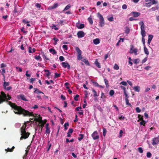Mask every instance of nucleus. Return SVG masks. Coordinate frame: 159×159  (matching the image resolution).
<instances>
[{
	"mask_svg": "<svg viewBox=\"0 0 159 159\" xmlns=\"http://www.w3.org/2000/svg\"><path fill=\"white\" fill-rule=\"evenodd\" d=\"M1 95H0V104L3 102L6 101L8 102V104L11 106V107L14 109V112L16 114L18 115L23 114L24 116H31L34 117V114L28 111H26L22 109L21 107H19L16 105L14 103H13L8 100L11 98V97L8 95H7L3 92H1Z\"/></svg>",
	"mask_w": 159,
	"mask_h": 159,
	"instance_id": "nucleus-1",
	"label": "nucleus"
},
{
	"mask_svg": "<svg viewBox=\"0 0 159 159\" xmlns=\"http://www.w3.org/2000/svg\"><path fill=\"white\" fill-rule=\"evenodd\" d=\"M29 123V122L27 121V122L25 123L24 125L21 128L20 131L21 137L20 139V140L27 139L30 135V133H29L28 132H26V126L27 125V124Z\"/></svg>",
	"mask_w": 159,
	"mask_h": 159,
	"instance_id": "nucleus-2",
	"label": "nucleus"
},
{
	"mask_svg": "<svg viewBox=\"0 0 159 159\" xmlns=\"http://www.w3.org/2000/svg\"><path fill=\"white\" fill-rule=\"evenodd\" d=\"M97 16L100 20V26L102 27L104 25V20L103 16L99 12L97 13Z\"/></svg>",
	"mask_w": 159,
	"mask_h": 159,
	"instance_id": "nucleus-3",
	"label": "nucleus"
},
{
	"mask_svg": "<svg viewBox=\"0 0 159 159\" xmlns=\"http://www.w3.org/2000/svg\"><path fill=\"white\" fill-rule=\"evenodd\" d=\"M75 49L77 52V59L78 60H81L83 59L81 55L82 51L78 47H76Z\"/></svg>",
	"mask_w": 159,
	"mask_h": 159,
	"instance_id": "nucleus-4",
	"label": "nucleus"
},
{
	"mask_svg": "<svg viewBox=\"0 0 159 159\" xmlns=\"http://www.w3.org/2000/svg\"><path fill=\"white\" fill-rule=\"evenodd\" d=\"M138 50L137 48H134L133 45H130V53L131 54L134 53L135 55H137L138 54L137 52Z\"/></svg>",
	"mask_w": 159,
	"mask_h": 159,
	"instance_id": "nucleus-5",
	"label": "nucleus"
},
{
	"mask_svg": "<svg viewBox=\"0 0 159 159\" xmlns=\"http://www.w3.org/2000/svg\"><path fill=\"white\" fill-rule=\"evenodd\" d=\"M152 144L153 146L156 145L157 144L159 143V137L158 136L157 137L154 138L152 139Z\"/></svg>",
	"mask_w": 159,
	"mask_h": 159,
	"instance_id": "nucleus-6",
	"label": "nucleus"
},
{
	"mask_svg": "<svg viewBox=\"0 0 159 159\" xmlns=\"http://www.w3.org/2000/svg\"><path fill=\"white\" fill-rule=\"evenodd\" d=\"M92 136L94 140H96L99 138V136L98 135L97 131H94L92 134Z\"/></svg>",
	"mask_w": 159,
	"mask_h": 159,
	"instance_id": "nucleus-7",
	"label": "nucleus"
},
{
	"mask_svg": "<svg viewBox=\"0 0 159 159\" xmlns=\"http://www.w3.org/2000/svg\"><path fill=\"white\" fill-rule=\"evenodd\" d=\"M85 34L82 31H79L78 32L77 35L78 38H81L84 36Z\"/></svg>",
	"mask_w": 159,
	"mask_h": 159,
	"instance_id": "nucleus-8",
	"label": "nucleus"
},
{
	"mask_svg": "<svg viewBox=\"0 0 159 159\" xmlns=\"http://www.w3.org/2000/svg\"><path fill=\"white\" fill-rule=\"evenodd\" d=\"M61 64L62 66L64 68H67L68 69H70V65L68 63L63 62Z\"/></svg>",
	"mask_w": 159,
	"mask_h": 159,
	"instance_id": "nucleus-9",
	"label": "nucleus"
},
{
	"mask_svg": "<svg viewBox=\"0 0 159 159\" xmlns=\"http://www.w3.org/2000/svg\"><path fill=\"white\" fill-rule=\"evenodd\" d=\"M76 26L78 29H81L84 28V24H80L79 22L77 23L75 25Z\"/></svg>",
	"mask_w": 159,
	"mask_h": 159,
	"instance_id": "nucleus-10",
	"label": "nucleus"
},
{
	"mask_svg": "<svg viewBox=\"0 0 159 159\" xmlns=\"http://www.w3.org/2000/svg\"><path fill=\"white\" fill-rule=\"evenodd\" d=\"M36 116H37L35 117L36 118H34V120H36L39 122L43 120H42V117L40 115H39L38 116L36 115Z\"/></svg>",
	"mask_w": 159,
	"mask_h": 159,
	"instance_id": "nucleus-11",
	"label": "nucleus"
},
{
	"mask_svg": "<svg viewBox=\"0 0 159 159\" xmlns=\"http://www.w3.org/2000/svg\"><path fill=\"white\" fill-rule=\"evenodd\" d=\"M46 122H47V120H43L41 121L40 122H39V123L40 124H41V125L39 124V125L40 126H40H41L42 128L44 126V125L46 123ZM42 128H41V131H42Z\"/></svg>",
	"mask_w": 159,
	"mask_h": 159,
	"instance_id": "nucleus-12",
	"label": "nucleus"
},
{
	"mask_svg": "<svg viewBox=\"0 0 159 159\" xmlns=\"http://www.w3.org/2000/svg\"><path fill=\"white\" fill-rule=\"evenodd\" d=\"M45 128L46 130L45 131V133L49 134L50 133V128L49 127V124H46Z\"/></svg>",
	"mask_w": 159,
	"mask_h": 159,
	"instance_id": "nucleus-13",
	"label": "nucleus"
},
{
	"mask_svg": "<svg viewBox=\"0 0 159 159\" xmlns=\"http://www.w3.org/2000/svg\"><path fill=\"white\" fill-rule=\"evenodd\" d=\"M34 93H36L38 94H39L40 93H42L43 94H44V93L40 91L37 88H34Z\"/></svg>",
	"mask_w": 159,
	"mask_h": 159,
	"instance_id": "nucleus-14",
	"label": "nucleus"
},
{
	"mask_svg": "<svg viewBox=\"0 0 159 159\" xmlns=\"http://www.w3.org/2000/svg\"><path fill=\"white\" fill-rule=\"evenodd\" d=\"M93 42L94 44L95 45H97L100 43V40L99 39L97 38L95 39H94L93 40Z\"/></svg>",
	"mask_w": 159,
	"mask_h": 159,
	"instance_id": "nucleus-15",
	"label": "nucleus"
},
{
	"mask_svg": "<svg viewBox=\"0 0 159 159\" xmlns=\"http://www.w3.org/2000/svg\"><path fill=\"white\" fill-rule=\"evenodd\" d=\"M18 97L19 98H20L23 101H28L25 98V96L23 94H20L19 96H18Z\"/></svg>",
	"mask_w": 159,
	"mask_h": 159,
	"instance_id": "nucleus-16",
	"label": "nucleus"
},
{
	"mask_svg": "<svg viewBox=\"0 0 159 159\" xmlns=\"http://www.w3.org/2000/svg\"><path fill=\"white\" fill-rule=\"evenodd\" d=\"M82 61L84 62L86 65L88 66H90V64L86 58H83L82 59Z\"/></svg>",
	"mask_w": 159,
	"mask_h": 159,
	"instance_id": "nucleus-17",
	"label": "nucleus"
},
{
	"mask_svg": "<svg viewBox=\"0 0 159 159\" xmlns=\"http://www.w3.org/2000/svg\"><path fill=\"white\" fill-rule=\"evenodd\" d=\"M58 23L60 25H62L67 24V21L66 20H60Z\"/></svg>",
	"mask_w": 159,
	"mask_h": 159,
	"instance_id": "nucleus-18",
	"label": "nucleus"
},
{
	"mask_svg": "<svg viewBox=\"0 0 159 159\" xmlns=\"http://www.w3.org/2000/svg\"><path fill=\"white\" fill-rule=\"evenodd\" d=\"M73 132V130L72 129H70L67 133V136L68 137H70L71 136V134Z\"/></svg>",
	"mask_w": 159,
	"mask_h": 159,
	"instance_id": "nucleus-19",
	"label": "nucleus"
},
{
	"mask_svg": "<svg viewBox=\"0 0 159 159\" xmlns=\"http://www.w3.org/2000/svg\"><path fill=\"white\" fill-rule=\"evenodd\" d=\"M131 13L132 14L133 16L135 17H137L139 16L140 14L139 12H132Z\"/></svg>",
	"mask_w": 159,
	"mask_h": 159,
	"instance_id": "nucleus-20",
	"label": "nucleus"
},
{
	"mask_svg": "<svg viewBox=\"0 0 159 159\" xmlns=\"http://www.w3.org/2000/svg\"><path fill=\"white\" fill-rule=\"evenodd\" d=\"M133 89L135 91H136V92H139L140 91V88L138 86H134Z\"/></svg>",
	"mask_w": 159,
	"mask_h": 159,
	"instance_id": "nucleus-21",
	"label": "nucleus"
},
{
	"mask_svg": "<svg viewBox=\"0 0 159 159\" xmlns=\"http://www.w3.org/2000/svg\"><path fill=\"white\" fill-rule=\"evenodd\" d=\"M95 65L98 68H101V66L100 63L98 62V60L96 59L95 62L94 63Z\"/></svg>",
	"mask_w": 159,
	"mask_h": 159,
	"instance_id": "nucleus-22",
	"label": "nucleus"
},
{
	"mask_svg": "<svg viewBox=\"0 0 159 159\" xmlns=\"http://www.w3.org/2000/svg\"><path fill=\"white\" fill-rule=\"evenodd\" d=\"M148 44H149L151 42L153 37V36L152 35H148Z\"/></svg>",
	"mask_w": 159,
	"mask_h": 159,
	"instance_id": "nucleus-23",
	"label": "nucleus"
},
{
	"mask_svg": "<svg viewBox=\"0 0 159 159\" xmlns=\"http://www.w3.org/2000/svg\"><path fill=\"white\" fill-rule=\"evenodd\" d=\"M144 51L145 53L148 56L149 55V52L146 46H144Z\"/></svg>",
	"mask_w": 159,
	"mask_h": 159,
	"instance_id": "nucleus-24",
	"label": "nucleus"
},
{
	"mask_svg": "<svg viewBox=\"0 0 159 159\" xmlns=\"http://www.w3.org/2000/svg\"><path fill=\"white\" fill-rule=\"evenodd\" d=\"M159 6L158 5H157L155 7H153L151 8L150 10L151 11H155L156 10H157L159 9Z\"/></svg>",
	"mask_w": 159,
	"mask_h": 159,
	"instance_id": "nucleus-25",
	"label": "nucleus"
},
{
	"mask_svg": "<svg viewBox=\"0 0 159 159\" xmlns=\"http://www.w3.org/2000/svg\"><path fill=\"white\" fill-rule=\"evenodd\" d=\"M126 104L129 106L131 107L132 106L131 104L129 102V99L127 98H126L125 99Z\"/></svg>",
	"mask_w": 159,
	"mask_h": 159,
	"instance_id": "nucleus-26",
	"label": "nucleus"
},
{
	"mask_svg": "<svg viewBox=\"0 0 159 159\" xmlns=\"http://www.w3.org/2000/svg\"><path fill=\"white\" fill-rule=\"evenodd\" d=\"M34 58L36 60L39 61H41L42 60L41 57L39 56L36 55L34 57Z\"/></svg>",
	"mask_w": 159,
	"mask_h": 159,
	"instance_id": "nucleus-27",
	"label": "nucleus"
},
{
	"mask_svg": "<svg viewBox=\"0 0 159 159\" xmlns=\"http://www.w3.org/2000/svg\"><path fill=\"white\" fill-rule=\"evenodd\" d=\"M2 72H1V73L2 74V76L4 78V80H5V76L4 74L6 72L5 70V69L3 68V69H2Z\"/></svg>",
	"mask_w": 159,
	"mask_h": 159,
	"instance_id": "nucleus-28",
	"label": "nucleus"
},
{
	"mask_svg": "<svg viewBox=\"0 0 159 159\" xmlns=\"http://www.w3.org/2000/svg\"><path fill=\"white\" fill-rule=\"evenodd\" d=\"M50 52L52 54H54L56 53L55 50L53 48H50L49 50Z\"/></svg>",
	"mask_w": 159,
	"mask_h": 159,
	"instance_id": "nucleus-29",
	"label": "nucleus"
},
{
	"mask_svg": "<svg viewBox=\"0 0 159 159\" xmlns=\"http://www.w3.org/2000/svg\"><path fill=\"white\" fill-rule=\"evenodd\" d=\"M141 34L142 37L145 36L146 32L145 30H141Z\"/></svg>",
	"mask_w": 159,
	"mask_h": 159,
	"instance_id": "nucleus-30",
	"label": "nucleus"
},
{
	"mask_svg": "<svg viewBox=\"0 0 159 159\" xmlns=\"http://www.w3.org/2000/svg\"><path fill=\"white\" fill-rule=\"evenodd\" d=\"M15 148V147L13 146L12 148H8L7 149H6L5 151L7 152H11L13 150V149Z\"/></svg>",
	"mask_w": 159,
	"mask_h": 159,
	"instance_id": "nucleus-31",
	"label": "nucleus"
},
{
	"mask_svg": "<svg viewBox=\"0 0 159 159\" xmlns=\"http://www.w3.org/2000/svg\"><path fill=\"white\" fill-rule=\"evenodd\" d=\"M71 7V6L70 4H68L66 7L63 10V11L67 10L69 9Z\"/></svg>",
	"mask_w": 159,
	"mask_h": 159,
	"instance_id": "nucleus-32",
	"label": "nucleus"
},
{
	"mask_svg": "<svg viewBox=\"0 0 159 159\" xmlns=\"http://www.w3.org/2000/svg\"><path fill=\"white\" fill-rule=\"evenodd\" d=\"M104 82L107 88H108L109 86V85L108 84V80L106 79H104Z\"/></svg>",
	"mask_w": 159,
	"mask_h": 159,
	"instance_id": "nucleus-33",
	"label": "nucleus"
},
{
	"mask_svg": "<svg viewBox=\"0 0 159 159\" xmlns=\"http://www.w3.org/2000/svg\"><path fill=\"white\" fill-rule=\"evenodd\" d=\"M113 68L116 70H118L119 69V67L117 64H115L113 67Z\"/></svg>",
	"mask_w": 159,
	"mask_h": 159,
	"instance_id": "nucleus-34",
	"label": "nucleus"
},
{
	"mask_svg": "<svg viewBox=\"0 0 159 159\" xmlns=\"http://www.w3.org/2000/svg\"><path fill=\"white\" fill-rule=\"evenodd\" d=\"M152 5L151 2H148L145 3V6L148 7H150Z\"/></svg>",
	"mask_w": 159,
	"mask_h": 159,
	"instance_id": "nucleus-35",
	"label": "nucleus"
},
{
	"mask_svg": "<svg viewBox=\"0 0 159 159\" xmlns=\"http://www.w3.org/2000/svg\"><path fill=\"white\" fill-rule=\"evenodd\" d=\"M9 82H5L4 83V84H3V86L4 87V88H6L7 86H8L9 85Z\"/></svg>",
	"mask_w": 159,
	"mask_h": 159,
	"instance_id": "nucleus-36",
	"label": "nucleus"
},
{
	"mask_svg": "<svg viewBox=\"0 0 159 159\" xmlns=\"http://www.w3.org/2000/svg\"><path fill=\"white\" fill-rule=\"evenodd\" d=\"M58 6V4L57 3H55L53 6L51 7V8L52 9H54L57 8Z\"/></svg>",
	"mask_w": 159,
	"mask_h": 159,
	"instance_id": "nucleus-37",
	"label": "nucleus"
},
{
	"mask_svg": "<svg viewBox=\"0 0 159 159\" xmlns=\"http://www.w3.org/2000/svg\"><path fill=\"white\" fill-rule=\"evenodd\" d=\"M114 91L113 90H111L109 92V94L110 96H112L114 94Z\"/></svg>",
	"mask_w": 159,
	"mask_h": 159,
	"instance_id": "nucleus-38",
	"label": "nucleus"
},
{
	"mask_svg": "<svg viewBox=\"0 0 159 159\" xmlns=\"http://www.w3.org/2000/svg\"><path fill=\"white\" fill-rule=\"evenodd\" d=\"M138 118L139 119V120H140L142 121L143 120V117L142 116L140 115H138Z\"/></svg>",
	"mask_w": 159,
	"mask_h": 159,
	"instance_id": "nucleus-39",
	"label": "nucleus"
},
{
	"mask_svg": "<svg viewBox=\"0 0 159 159\" xmlns=\"http://www.w3.org/2000/svg\"><path fill=\"white\" fill-rule=\"evenodd\" d=\"M92 91L94 93V95H93L95 97H98V95L97 94V92H96V91L94 89H92Z\"/></svg>",
	"mask_w": 159,
	"mask_h": 159,
	"instance_id": "nucleus-40",
	"label": "nucleus"
},
{
	"mask_svg": "<svg viewBox=\"0 0 159 159\" xmlns=\"http://www.w3.org/2000/svg\"><path fill=\"white\" fill-rule=\"evenodd\" d=\"M145 124L146 122L144 120H142V121L140 123V124L141 125H143L144 126H145Z\"/></svg>",
	"mask_w": 159,
	"mask_h": 159,
	"instance_id": "nucleus-41",
	"label": "nucleus"
},
{
	"mask_svg": "<svg viewBox=\"0 0 159 159\" xmlns=\"http://www.w3.org/2000/svg\"><path fill=\"white\" fill-rule=\"evenodd\" d=\"M144 37H142V42H143V46H145V39L144 38Z\"/></svg>",
	"mask_w": 159,
	"mask_h": 159,
	"instance_id": "nucleus-42",
	"label": "nucleus"
},
{
	"mask_svg": "<svg viewBox=\"0 0 159 159\" xmlns=\"http://www.w3.org/2000/svg\"><path fill=\"white\" fill-rule=\"evenodd\" d=\"M79 136H80V137L79 138L78 140L79 141H80L83 138V135L82 134H80Z\"/></svg>",
	"mask_w": 159,
	"mask_h": 159,
	"instance_id": "nucleus-43",
	"label": "nucleus"
},
{
	"mask_svg": "<svg viewBox=\"0 0 159 159\" xmlns=\"http://www.w3.org/2000/svg\"><path fill=\"white\" fill-rule=\"evenodd\" d=\"M135 110L137 113H139L141 111V109L139 107H137L135 109Z\"/></svg>",
	"mask_w": 159,
	"mask_h": 159,
	"instance_id": "nucleus-44",
	"label": "nucleus"
},
{
	"mask_svg": "<svg viewBox=\"0 0 159 159\" xmlns=\"http://www.w3.org/2000/svg\"><path fill=\"white\" fill-rule=\"evenodd\" d=\"M120 84L124 86H126L127 85V83L125 81H122Z\"/></svg>",
	"mask_w": 159,
	"mask_h": 159,
	"instance_id": "nucleus-45",
	"label": "nucleus"
},
{
	"mask_svg": "<svg viewBox=\"0 0 159 159\" xmlns=\"http://www.w3.org/2000/svg\"><path fill=\"white\" fill-rule=\"evenodd\" d=\"M151 2V3L152 4H157L158 3V1L155 0H152Z\"/></svg>",
	"mask_w": 159,
	"mask_h": 159,
	"instance_id": "nucleus-46",
	"label": "nucleus"
},
{
	"mask_svg": "<svg viewBox=\"0 0 159 159\" xmlns=\"http://www.w3.org/2000/svg\"><path fill=\"white\" fill-rule=\"evenodd\" d=\"M147 156L148 157L150 158L152 156V154L150 152H148L147 154Z\"/></svg>",
	"mask_w": 159,
	"mask_h": 159,
	"instance_id": "nucleus-47",
	"label": "nucleus"
},
{
	"mask_svg": "<svg viewBox=\"0 0 159 159\" xmlns=\"http://www.w3.org/2000/svg\"><path fill=\"white\" fill-rule=\"evenodd\" d=\"M69 125L68 123H66L64 125V126L65 127V130H66L67 128L66 127V126H68Z\"/></svg>",
	"mask_w": 159,
	"mask_h": 159,
	"instance_id": "nucleus-48",
	"label": "nucleus"
},
{
	"mask_svg": "<svg viewBox=\"0 0 159 159\" xmlns=\"http://www.w3.org/2000/svg\"><path fill=\"white\" fill-rule=\"evenodd\" d=\"M53 39L55 41V43H54V44L56 45L57 43V42L58 41V39L56 38H54Z\"/></svg>",
	"mask_w": 159,
	"mask_h": 159,
	"instance_id": "nucleus-49",
	"label": "nucleus"
},
{
	"mask_svg": "<svg viewBox=\"0 0 159 159\" xmlns=\"http://www.w3.org/2000/svg\"><path fill=\"white\" fill-rule=\"evenodd\" d=\"M60 76V74H58L57 73H55L54 78H57L58 77H59Z\"/></svg>",
	"mask_w": 159,
	"mask_h": 159,
	"instance_id": "nucleus-50",
	"label": "nucleus"
},
{
	"mask_svg": "<svg viewBox=\"0 0 159 159\" xmlns=\"http://www.w3.org/2000/svg\"><path fill=\"white\" fill-rule=\"evenodd\" d=\"M59 58L61 61H63L65 60L64 57L62 56H60Z\"/></svg>",
	"mask_w": 159,
	"mask_h": 159,
	"instance_id": "nucleus-51",
	"label": "nucleus"
},
{
	"mask_svg": "<svg viewBox=\"0 0 159 159\" xmlns=\"http://www.w3.org/2000/svg\"><path fill=\"white\" fill-rule=\"evenodd\" d=\"M139 152L140 153H142L143 152V150L142 148L139 147L138 148Z\"/></svg>",
	"mask_w": 159,
	"mask_h": 159,
	"instance_id": "nucleus-52",
	"label": "nucleus"
},
{
	"mask_svg": "<svg viewBox=\"0 0 159 159\" xmlns=\"http://www.w3.org/2000/svg\"><path fill=\"white\" fill-rule=\"evenodd\" d=\"M139 59H136L134 60V62L135 64H136L139 63Z\"/></svg>",
	"mask_w": 159,
	"mask_h": 159,
	"instance_id": "nucleus-53",
	"label": "nucleus"
},
{
	"mask_svg": "<svg viewBox=\"0 0 159 159\" xmlns=\"http://www.w3.org/2000/svg\"><path fill=\"white\" fill-rule=\"evenodd\" d=\"M130 31V30L128 28H126L125 30V33L126 34H128L129 33Z\"/></svg>",
	"mask_w": 159,
	"mask_h": 159,
	"instance_id": "nucleus-54",
	"label": "nucleus"
},
{
	"mask_svg": "<svg viewBox=\"0 0 159 159\" xmlns=\"http://www.w3.org/2000/svg\"><path fill=\"white\" fill-rule=\"evenodd\" d=\"M147 60V56L144 58L142 61V63H144L146 62Z\"/></svg>",
	"mask_w": 159,
	"mask_h": 159,
	"instance_id": "nucleus-55",
	"label": "nucleus"
},
{
	"mask_svg": "<svg viewBox=\"0 0 159 159\" xmlns=\"http://www.w3.org/2000/svg\"><path fill=\"white\" fill-rule=\"evenodd\" d=\"M52 29H53V28H54V29L55 30H58V28H57V27H56V26L55 25H53L52 26Z\"/></svg>",
	"mask_w": 159,
	"mask_h": 159,
	"instance_id": "nucleus-56",
	"label": "nucleus"
},
{
	"mask_svg": "<svg viewBox=\"0 0 159 159\" xmlns=\"http://www.w3.org/2000/svg\"><path fill=\"white\" fill-rule=\"evenodd\" d=\"M79 97V95L77 94L74 97V100L76 101H78V98Z\"/></svg>",
	"mask_w": 159,
	"mask_h": 159,
	"instance_id": "nucleus-57",
	"label": "nucleus"
},
{
	"mask_svg": "<svg viewBox=\"0 0 159 159\" xmlns=\"http://www.w3.org/2000/svg\"><path fill=\"white\" fill-rule=\"evenodd\" d=\"M107 132L106 129L105 128L103 129V135L104 136H105Z\"/></svg>",
	"mask_w": 159,
	"mask_h": 159,
	"instance_id": "nucleus-58",
	"label": "nucleus"
},
{
	"mask_svg": "<svg viewBox=\"0 0 159 159\" xmlns=\"http://www.w3.org/2000/svg\"><path fill=\"white\" fill-rule=\"evenodd\" d=\"M108 20L110 21H112L114 19L112 16L111 17L108 19Z\"/></svg>",
	"mask_w": 159,
	"mask_h": 159,
	"instance_id": "nucleus-59",
	"label": "nucleus"
},
{
	"mask_svg": "<svg viewBox=\"0 0 159 159\" xmlns=\"http://www.w3.org/2000/svg\"><path fill=\"white\" fill-rule=\"evenodd\" d=\"M42 57L44 59H45L47 60H49V59L47 57L44 53L42 54Z\"/></svg>",
	"mask_w": 159,
	"mask_h": 159,
	"instance_id": "nucleus-60",
	"label": "nucleus"
},
{
	"mask_svg": "<svg viewBox=\"0 0 159 159\" xmlns=\"http://www.w3.org/2000/svg\"><path fill=\"white\" fill-rule=\"evenodd\" d=\"M123 133V131L122 130H120V135L119 136V138H120L121 137H122Z\"/></svg>",
	"mask_w": 159,
	"mask_h": 159,
	"instance_id": "nucleus-61",
	"label": "nucleus"
},
{
	"mask_svg": "<svg viewBox=\"0 0 159 159\" xmlns=\"http://www.w3.org/2000/svg\"><path fill=\"white\" fill-rule=\"evenodd\" d=\"M127 8V6L126 4H123L122 6V8L123 9H126Z\"/></svg>",
	"mask_w": 159,
	"mask_h": 159,
	"instance_id": "nucleus-62",
	"label": "nucleus"
},
{
	"mask_svg": "<svg viewBox=\"0 0 159 159\" xmlns=\"http://www.w3.org/2000/svg\"><path fill=\"white\" fill-rule=\"evenodd\" d=\"M63 48L65 50H67V46L66 45H64L62 46Z\"/></svg>",
	"mask_w": 159,
	"mask_h": 159,
	"instance_id": "nucleus-63",
	"label": "nucleus"
},
{
	"mask_svg": "<svg viewBox=\"0 0 159 159\" xmlns=\"http://www.w3.org/2000/svg\"><path fill=\"white\" fill-rule=\"evenodd\" d=\"M45 71L46 72H47L48 73H47L46 74V75H47V76H48L49 75H50V72L49 71V70H45Z\"/></svg>",
	"mask_w": 159,
	"mask_h": 159,
	"instance_id": "nucleus-64",
	"label": "nucleus"
}]
</instances>
